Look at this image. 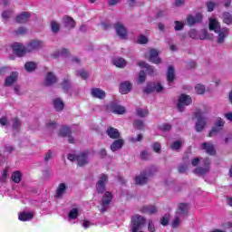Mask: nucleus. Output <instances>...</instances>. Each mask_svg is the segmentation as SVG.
<instances>
[{
    "label": "nucleus",
    "instance_id": "51",
    "mask_svg": "<svg viewBox=\"0 0 232 232\" xmlns=\"http://www.w3.org/2000/svg\"><path fill=\"white\" fill-rule=\"evenodd\" d=\"M77 217H79V210L77 208L71 209L69 212V218L75 219Z\"/></svg>",
    "mask_w": 232,
    "mask_h": 232
},
{
    "label": "nucleus",
    "instance_id": "15",
    "mask_svg": "<svg viewBox=\"0 0 232 232\" xmlns=\"http://www.w3.org/2000/svg\"><path fill=\"white\" fill-rule=\"evenodd\" d=\"M19 77V72H12L9 76H6L5 80V86H13L14 82H17V78Z\"/></svg>",
    "mask_w": 232,
    "mask_h": 232
},
{
    "label": "nucleus",
    "instance_id": "14",
    "mask_svg": "<svg viewBox=\"0 0 232 232\" xmlns=\"http://www.w3.org/2000/svg\"><path fill=\"white\" fill-rule=\"evenodd\" d=\"M149 61H150V63H153L154 64H161L162 63V59H160V57H159V50L150 49Z\"/></svg>",
    "mask_w": 232,
    "mask_h": 232
},
{
    "label": "nucleus",
    "instance_id": "41",
    "mask_svg": "<svg viewBox=\"0 0 232 232\" xmlns=\"http://www.w3.org/2000/svg\"><path fill=\"white\" fill-rule=\"evenodd\" d=\"M195 92L198 94V95H204V93L206 92V86L198 83L195 86Z\"/></svg>",
    "mask_w": 232,
    "mask_h": 232
},
{
    "label": "nucleus",
    "instance_id": "26",
    "mask_svg": "<svg viewBox=\"0 0 232 232\" xmlns=\"http://www.w3.org/2000/svg\"><path fill=\"white\" fill-rule=\"evenodd\" d=\"M57 82V76L54 75L53 72H48L45 77V86H52Z\"/></svg>",
    "mask_w": 232,
    "mask_h": 232
},
{
    "label": "nucleus",
    "instance_id": "49",
    "mask_svg": "<svg viewBox=\"0 0 232 232\" xmlns=\"http://www.w3.org/2000/svg\"><path fill=\"white\" fill-rule=\"evenodd\" d=\"M14 11L12 9L5 10L2 13V17L6 21L12 17Z\"/></svg>",
    "mask_w": 232,
    "mask_h": 232
},
{
    "label": "nucleus",
    "instance_id": "5",
    "mask_svg": "<svg viewBox=\"0 0 232 232\" xmlns=\"http://www.w3.org/2000/svg\"><path fill=\"white\" fill-rule=\"evenodd\" d=\"M193 102L191 96L188 94H181L179 98V102L177 104V109L179 111L182 112L186 110V106H189Z\"/></svg>",
    "mask_w": 232,
    "mask_h": 232
},
{
    "label": "nucleus",
    "instance_id": "40",
    "mask_svg": "<svg viewBox=\"0 0 232 232\" xmlns=\"http://www.w3.org/2000/svg\"><path fill=\"white\" fill-rule=\"evenodd\" d=\"M180 148H182V140L173 141L170 145V149H172L173 151H179Z\"/></svg>",
    "mask_w": 232,
    "mask_h": 232
},
{
    "label": "nucleus",
    "instance_id": "50",
    "mask_svg": "<svg viewBox=\"0 0 232 232\" xmlns=\"http://www.w3.org/2000/svg\"><path fill=\"white\" fill-rule=\"evenodd\" d=\"M169 214H165L160 219L161 226H168L169 224Z\"/></svg>",
    "mask_w": 232,
    "mask_h": 232
},
{
    "label": "nucleus",
    "instance_id": "17",
    "mask_svg": "<svg viewBox=\"0 0 232 232\" xmlns=\"http://www.w3.org/2000/svg\"><path fill=\"white\" fill-rule=\"evenodd\" d=\"M132 88H133V83H131L130 81L122 82L120 84V92L122 95H126L127 93H130V92H131Z\"/></svg>",
    "mask_w": 232,
    "mask_h": 232
},
{
    "label": "nucleus",
    "instance_id": "45",
    "mask_svg": "<svg viewBox=\"0 0 232 232\" xmlns=\"http://www.w3.org/2000/svg\"><path fill=\"white\" fill-rule=\"evenodd\" d=\"M152 86L154 92H156L157 93H160V92L164 90V87L162 86V84H160V82H152Z\"/></svg>",
    "mask_w": 232,
    "mask_h": 232
},
{
    "label": "nucleus",
    "instance_id": "42",
    "mask_svg": "<svg viewBox=\"0 0 232 232\" xmlns=\"http://www.w3.org/2000/svg\"><path fill=\"white\" fill-rule=\"evenodd\" d=\"M133 127L136 130H144V121H142L141 120H135L133 122Z\"/></svg>",
    "mask_w": 232,
    "mask_h": 232
},
{
    "label": "nucleus",
    "instance_id": "64",
    "mask_svg": "<svg viewBox=\"0 0 232 232\" xmlns=\"http://www.w3.org/2000/svg\"><path fill=\"white\" fill-rule=\"evenodd\" d=\"M189 37H191V39H198V34L197 33V30L192 29L189 32Z\"/></svg>",
    "mask_w": 232,
    "mask_h": 232
},
{
    "label": "nucleus",
    "instance_id": "24",
    "mask_svg": "<svg viewBox=\"0 0 232 232\" xmlns=\"http://www.w3.org/2000/svg\"><path fill=\"white\" fill-rule=\"evenodd\" d=\"M208 28L209 30H213L215 34L222 30V28L220 27V23L217 21V19H211V18L209 19Z\"/></svg>",
    "mask_w": 232,
    "mask_h": 232
},
{
    "label": "nucleus",
    "instance_id": "55",
    "mask_svg": "<svg viewBox=\"0 0 232 232\" xmlns=\"http://www.w3.org/2000/svg\"><path fill=\"white\" fill-rule=\"evenodd\" d=\"M206 6L208 8V12H213L215 10V6H217V4L213 1L207 2Z\"/></svg>",
    "mask_w": 232,
    "mask_h": 232
},
{
    "label": "nucleus",
    "instance_id": "57",
    "mask_svg": "<svg viewBox=\"0 0 232 232\" xmlns=\"http://www.w3.org/2000/svg\"><path fill=\"white\" fill-rule=\"evenodd\" d=\"M224 124H226V121H224V120L221 118H218L215 122V126L220 128L221 130L224 128Z\"/></svg>",
    "mask_w": 232,
    "mask_h": 232
},
{
    "label": "nucleus",
    "instance_id": "34",
    "mask_svg": "<svg viewBox=\"0 0 232 232\" xmlns=\"http://www.w3.org/2000/svg\"><path fill=\"white\" fill-rule=\"evenodd\" d=\"M221 19L225 24H232V14L229 12H223L221 15Z\"/></svg>",
    "mask_w": 232,
    "mask_h": 232
},
{
    "label": "nucleus",
    "instance_id": "38",
    "mask_svg": "<svg viewBox=\"0 0 232 232\" xmlns=\"http://www.w3.org/2000/svg\"><path fill=\"white\" fill-rule=\"evenodd\" d=\"M50 27L53 34H59L61 30V24L56 21H51Z\"/></svg>",
    "mask_w": 232,
    "mask_h": 232
},
{
    "label": "nucleus",
    "instance_id": "63",
    "mask_svg": "<svg viewBox=\"0 0 232 232\" xmlns=\"http://www.w3.org/2000/svg\"><path fill=\"white\" fill-rule=\"evenodd\" d=\"M146 72H147L148 75H153V73H155V67L149 64L147 66Z\"/></svg>",
    "mask_w": 232,
    "mask_h": 232
},
{
    "label": "nucleus",
    "instance_id": "9",
    "mask_svg": "<svg viewBox=\"0 0 232 232\" xmlns=\"http://www.w3.org/2000/svg\"><path fill=\"white\" fill-rule=\"evenodd\" d=\"M43 48V42L37 40H32L29 44L25 45V51L27 53H32V52H37Z\"/></svg>",
    "mask_w": 232,
    "mask_h": 232
},
{
    "label": "nucleus",
    "instance_id": "58",
    "mask_svg": "<svg viewBox=\"0 0 232 232\" xmlns=\"http://www.w3.org/2000/svg\"><path fill=\"white\" fill-rule=\"evenodd\" d=\"M180 216L176 215L173 222H172V227H179L180 226Z\"/></svg>",
    "mask_w": 232,
    "mask_h": 232
},
{
    "label": "nucleus",
    "instance_id": "23",
    "mask_svg": "<svg viewBox=\"0 0 232 232\" xmlns=\"http://www.w3.org/2000/svg\"><path fill=\"white\" fill-rule=\"evenodd\" d=\"M53 106L55 111H63L64 110V102L61 98H55L53 100Z\"/></svg>",
    "mask_w": 232,
    "mask_h": 232
},
{
    "label": "nucleus",
    "instance_id": "20",
    "mask_svg": "<svg viewBox=\"0 0 232 232\" xmlns=\"http://www.w3.org/2000/svg\"><path fill=\"white\" fill-rule=\"evenodd\" d=\"M166 77L167 82H169V84L173 83L175 79H177V76L175 75V67H173L172 65L169 66Z\"/></svg>",
    "mask_w": 232,
    "mask_h": 232
},
{
    "label": "nucleus",
    "instance_id": "60",
    "mask_svg": "<svg viewBox=\"0 0 232 232\" xmlns=\"http://www.w3.org/2000/svg\"><path fill=\"white\" fill-rule=\"evenodd\" d=\"M148 231L149 232H155V224H153V220L150 219L149 220V225H148Z\"/></svg>",
    "mask_w": 232,
    "mask_h": 232
},
{
    "label": "nucleus",
    "instance_id": "13",
    "mask_svg": "<svg viewBox=\"0 0 232 232\" xmlns=\"http://www.w3.org/2000/svg\"><path fill=\"white\" fill-rule=\"evenodd\" d=\"M216 34H218L217 38L218 44H224L226 42V37L229 35V28L223 27L221 30H219V32H217Z\"/></svg>",
    "mask_w": 232,
    "mask_h": 232
},
{
    "label": "nucleus",
    "instance_id": "33",
    "mask_svg": "<svg viewBox=\"0 0 232 232\" xmlns=\"http://www.w3.org/2000/svg\"><path fill=\"white\" fill-rule=\"evenodd\" d=\"M107 135H109L111 139H119V137H121L119 130L113 127H111L107 130Z\"/></svg>",
    "mask_w": 232,
    "mask_h": 232
},
{
    "label": "nucleus",
    "instance_id": "28",
    "mask_svg": "<svg viewBox=\"0 0 232 232\" xmlns=\"http://www.w3.org/2000/svg\"><path fill=\"white\" fill-rule=\"evenodd\" d=\"M112 63L114 64V66H116L117 68H126V64H128V63L126 62V60L124 58L121 57H117L114 58L112 60Z\"/></svg>",
    "mask_w": 232,
    "mask_h": 232
},
{
    "label": "nucleus",
    "instance_id": "27",
    "mask_svg": "<svg viewBox=\"0 0 232 232\" xmlns=\"http://www.w3.org/2000/svg\"><path fill=\"white\" fill-rule=\"evenodd\" d=\"M202 150H205L208 155H215V153H217V150H215V146L209 142L202 143Z\"/></svg>",
    "mask_w": 232,
    "mask_h": 232
},
{
    "label": "nucleus",
    "instance_id": "4",
    "mask_svg": "<svg viewBox=\"0 0 232 232\" xmlns=\"http://www.w3.org/2000/svg\"><path fill=\"white\" fill-rule=\"evenodd\" d=\"M111 200H113V195L111 192L107 191L104 193L102 198V206L99 208L101 213H106L108 209H110V205L111 204Z\"/></svg>",
    "mask_w": 232,
    "mask_h": 232
},
{
    "label": "nucleus",
    "instance_id": "53",
    "mask_svg": "<svg viewBox=\"0 0 232 232\" xmlns=\"http://www.w3.org/2000/svg\"><path fill=\"white\" fill-rule=\"evenodd\" d=\"M148 38L146 37V35L144 34H140L139 37H138V43L139 44H148Z\"/></svg>",
    "mask_w": 232,
    "mask_h": 232
},
{
    "label": "nucleus",
    "instance_id": "39",
    "mask_svg": "<svg viewBox=\"0 0 232 232\" xmlns=\"http://www.w3.org/2000/svg\"><path fill=\"white\" fill-rule=\"evenodd\" d=\"M11 179L14 184H19L21 182V179H23V176L21 175V171L16 170L13 172Z\"/></svg>",
    "mask_w": 232,
    "mask_h": 232
},
{
    "label": "nucleus",
    "instance_id": "44",
    "mask_svg": "<svg viewBox=\"0 0 232 232\" xmlns=\"http://www.w3.org/2000/svg\"><path fill=\"white\" fill-rule=\"evenodd\" d=\"M153 82L148 83L147 86L143 89V93H146L147 95H150V93H153Z\"/></svg>",
    "mask_w": 232,
    "mask_h": 232
},
{
    "label": "nucleus",
    "instance_id": "12",
    "mask_svg": "<svg viewBox=\"0 0 232 232\" xmlns=\"http://www.w3.org/2000/svg\"><path fill=\"white\" fill-rule=\"evenodd\" d=\"M189 203H179L176 215H179L180 217H188V215H189Z\"/></svg>",
    "mask_w": 232,
    "mask_h": 232
},
{
    "label": "nucleus",
    "instance_id": "16",
    "mask_svg": "<svg viewBox=\"0 0 232 232\" xmlns=\"http://www.w3.org/2000/svg\"><path fill=\"white\" fill-rule=\"evenodd\" d=\"M201 22H202V14L200 13L196 14L195 16L189 14L187 17V24H188V26H193V24H197Z\"/></svg>",
    "mask_w": 232,
    "mask_h": 232
},
{
    "label": "nucleus",
    "instance_id": "2",
    "mask_svg": "<svg viewBox=\"0 0 232 232\" xmlns=\"http://www.w3.org/2000/svg\"><path fill=\"white\" fill-rule=\"evenodd\" d=\"M144 226H146V218L139 214L131 217V232H139L140 229H142V227H144Z\"/></svg>",
    "mask_w": 232,
    "mask_h": 232
},
{
    "label": "nucleus",
    "instance_id": "59",
    "mask_svg": "<svg viewBox=\"0 0 232 232\" xmlns=\"http://www.w3.org/2000/svg\"><path fill=\"white\" fill-rule=\"evenodd\" d=\"M53 157V152L52 150H48L45 153V156L44 158V162H48V160H51V159Z\"/></svg>",
    "mask_w": 232,
    "mask_h": 232
},
{
    "label": "nucleus",
    "instance_id": "8",
    "mask_svg": "<svg viewBox=\"0 0 232 232\" xmlns=\"http://www.w3.org/2000/svg\"><path fill=\"white\" fill-rule=\"evenodd\" d=\"M12 50H13V53H14L16 57H24V55H26V53H28L26 51V46H24L19 43H14L12 45Z\"/></svg>",
    "mask_w": 232,
    "mask_h": 232
},
{
    "label": "nucleus",
    "instance_id": "43",
    "mask_svg": "<svg viewBox=\"0 0 232 232\" xmlns=\"http://www.w3.org/2000/svg\"><path fill=\"white\" fill-rule=\"evenodd\" d=\"M221 130L220 127L214 126L209 131L208 137H217Z\"/></svg>",
    "mask_w": 232,
    "mask_h": 232
},
{
    "label": "nucleus",
    "instance_id": "46",
    "mask_svg": "<svg viewBox=\"0 0 232 232\" xmlns=\"http://www.w3.org/2000/svg\"><path fill=\"white\" fill-rule=\"evenodd\" d=\"M46 130H48L49 131H53V130H55L57 128V122L55 121H48L45 124Z\"/></svg>",
    "mask_w": 232,
    "mask_h": 232
},
{
    "label": "nucleus",
    "instance_id": "6",
    "mask_svg": "<svg viewBox=\"0 0 232 232\" xmlns=\"http://www.w3.org/2000/svg\"><path fill=\"white\" fill-rule=\"evenodd\" d=\"M108 183V175L101 174L99 176V180L96 183V191L99 194L104 193L106 191V184Z\"/></svg>",
    "mask_w": 232,
    "mask_h": 232
},
{
    "label": "nucleus",
    "instance_id": "22",
    "mask_svg": "<svg viewBox=\"0 0 232 232\" xmlns=\"http://www.w3.org/2000/svg\"><path fill=\"white\" fill-rule=\"evenodd\" d=\"M158 211L159 209H157V207L153 205L143 206L140 208V213H145L146 215H155Z\"/></svg>",
    "mask_w": 232,
    "mask_h": 232
},
{
    "label": "nucleus",
    "instance_id": "61",
    "mask_svg": "<svg viewBox=\"0 0 232 232\" xmlns=\"http://www.w3.org/2000/svg\"><path fill=\"white\" fill-rule=\"evenodd\" d=\"M160 130H161L162 131H169V130H171V124L165 123L160 127Z\"/></svg>",
    "mask_w": 232,
    "mask_h": 232
},
{
    "label": "nucleus",
    "instance_id": "36",
    "mask_svg": "<svg viewBox=\"0 0 232 232\" xmlns=\"http://www.w3.org/2000/svg\"><path fill=\"white\" fill-rule=\"evenodd\" d=\"M198 39H200L201 41H204L206 39H213V34L209 35L208 34V30L202 29L199 34H198Z\"/></svg>",
    "mask_w": 232,
    "mask_h": 232
},
{
    "label": "nucleus",
    "instance_id": "10",
    "mask_svg": "<svg viewBox=\"0 0 232 232\" xmlns=\"http://www.w3.org/2000/svg\"><path fill=\"white\" fill-rule=\"evenodd\" d=\"M88 155H90V152L88 151H83L77 155L76 162L80 168L86 166L90 162Z\"/></svg>",
    "mask_w": 232,
    "mask_h": 232
},
{
    "label": "nucleus",
    "instance_id": "56",
    "mask_svg": "<svg viewBox=\"0 0 232 232\" xmlns=\"http://www.w3.org/2000/svg\"><path fill=\"white\" fill-rule=\"evenodd\" d=\"M175 24L176 25L174 27V30H176V32H180V30H184V23L176 21Z\"/></svg>",
    "mask_w": 232,
    "mask_h": 232
},
{
    "label": "nucleus",
    "instance_id": "3",
    "mask_svg": "<svg viewBox=\"0 0 232 232\" xmlns=\"http://www.w3.org/2000/svg\"><path fill=\"white\" fill-rule=\"evenodd\" d=\"M157 167H150L147 171L141 172L139 176L135 178V184L140 186H143V184H148V177H151V175H155L157 173Z\"/></svg>",
    "mask_w": 232,
    "mask_h": 232
},
{
    "label": "nucleus",
    "instance_id": "31",
    "mask_svg": "<svg viewBox=\"0 0 232 232\" xmlns=\"http://www.w3.org/2000/svg\"><path fill=\"white\" fill-rule=\"evenodd\" d=\"M60 84L62 86V90L65 93H68V92H70V90H72V82L68 78L63 79V81Z\"/></svg>",
    "mask_w": 232,
    "mask_h": 232
},
{
    "label": "nucleus",
    "instance_id": "37",
    "mask_svg": "<svg viewBox=\"0 0 232 232\" xmlns=\"http://www.w3.org/2000/svg\"><path fill=\"white\" fill-rule=\"evenodd\" d=\"M18 218H19V220H22L23 222H26V220H32V218H34V214L30 213V212L20 213Z\"/></svg>",
    "mask_w": 232,
    "mask_h": 232
},
{
    "label": "nucleus",
    "instance_id": "29",
    "mask_svg": "<svg viewBox=\"0 0 232 232\" xmlns=\"http://www.w3.org/2000/svg\"><path fill=\"white\" fill-rule=\"evenodd\" d=\"M70 135H72V128L66 125L63 126L58 132V137H70Z\"/></svg>",
    "mask_w": 232,
    "mask_h": 232
},
{
    "label": "nucleus",
    "instance_id": "21",
    "mask_svg": "<svg viewBox=\"0 0 232 232\" xmlns=\"http://www.w3.org/2000/svg\"><path fill=\"white\" fill-rule=\"evenodd\" d=\"M68 189V186L66 183H60L58 188H56V197L57 198H63L64 195H66V191Z\"/></svg>",
    "mask_w": 232,
    "mask_h": 232
},
{
    "label": "nucleus",
    "instance_id": "7",
    "mask_svg": "<svg viewBox=\"0 0 232 232\" xmlns=\"http://www.w3.org/2000/svg\"><path fill=\"white\" fill-rule=\"evenodd\" d=\"M109 110L116 115H124L126 113V107L119 104L117 102H112L109 105Z\"/></svg>",
    "mask_w": 232,
    "mask_h": 232
},
{
    "label": "nucleus",
    "instance_id": "47",
    "mask_svg": "<svg viewBox=\"0 0 232 232\" xmlns=\"http://www.w3.org/2000/svg\"><path fill=\"white\" fill-rule=\"evenodd\" d=\"M136 113H137L138 117L144 118V117L148 116V113H150V111L146 109L143 110L141 108H139V109H137Z\"/></svg>",
    "mask_w": 232,
    "mask_h": 232
},
{
    "label": "nucleus",
    "instance_id": "35",
    "mask_svg": "<svg viewBox=\"0 0 232 232\" xmlns=\"http://www.w3.org/2000/svg\"><path fill=\"white\" fill-rule=\"evenodd\" d=\"M25 71L28 72V73H32V72H35L37 68V63L34 62H27L24 64Z\"/></svg>",
    "mask_w": 232,
    "mask_h": 232
},
{
    "label": "nucleus",
    "instance_id": "30",
    "mask_svg": "<svg viewBox=\"0 0 232 232\" xmlns=\"http://www.w3.org/2000/svg\"><path fill=\"white\" fill-rule=\"evenodd\" d=\"M122 146H124V140H116L111 145V151H119V150L122 149Z\"/></svg>",
    "mask_w": 232,
    "mask_h": 232
},
{
    "label": "nucleus",
    "instance_id": "11",
    "mask_svg": "<svg viewBox=\"0 0 232 232\" xmlns=\"http://www.w3.org/2000/svg\"><path fill=\"white\" fill-rule=\"evenodd\" d=\"M114 28L120 39H126V37L128 36V30L126 29V27H124V24H122L121 22H117L114 24Z\"/></svg>",
    "mask_w": 232,
    "mask_h": 232
},
{
    "label": "nucleus",
    "instance_id": "32",
    "mask_svg": "<svg viewBox=\"0 0 232 232\" xmlns=\"http://www.w3.org/2000/svg\"><path fill=\"white\" fill-rule=\"evenodd\" d=\"M209 173V168L206 167H198L194 169V174L198 177H203V175H208Z\"/></svg>",
    "mask_w": 232,
    "mask_h": 232
},
{
    "label": "nucleus",
    "instance_id": "1",
    "mask_svg": "<svg viewBox=\"0 0 232 232\" xmlns=\"http://www.w3.org/2000/svg\"><path fill=\"white\" fill-rule=\"evenodd\" d=\"M193 115L197 119L195 130L197 133H202L206 130V126H208V117H206L205 112L200 109H196Z\"/></svg>",
    "mask_w": 232,
    "mask_h": 232
},
{
    "label": "nucleus",
    "instance_id": "54",
    "mask_svg": "<svg viewBox=\"0 0 232 232\" xmlns=\"http://www.w3.org/2000/svg\"><path fill=\"white\" fill-rule=\"evenodd\" d=\"M76 75H78V77H82L83 81H86V79H88V72H86V71L84 70L77 71Z\"/></svg>",
    "mask_w": 232,
    "mask_h": 232
},
{
    "label": "nucleus",
    "instance_id": "18",
    "mask_svg": "<svg viewBox=\"0 0 232 232\" xmlns=\"http://www.w3.org/2000/svg\"><path fill=\"white\" fill-rule=\"evenodd\" d=\"M31 14L29 12H22L16 16V23L19 24H24L30 21Z\"/></svg>",
    "mask_w": 232,
    "mask_h": 232
},
{
    "label": "nucleus",
    "instance_id": "52",
    "mask_svg": "<svg viewBox=\"0 0 232 232\" xmlns=\"http://www.w3.org/2000/svg\"><path fill=\"white\" fill-rule=\"evenodd\" d=\"M19 128H21V121L19 119L14 118L13 120V130H16V131H19Z\"/></svg>",
    "mask_w": 232,
    "mask_h": 232
},
{
    "label": "nucleus",
    "instance_id": "25",
    "mask_svg": "<svg viewBox=\"0 0 232 232\" xmlns=\"http://www.w3.org/2000/svg\"><path fill=\"white\" fill-rule=\"evenodd\" d=\"M63 26L68 28V30H72L75 28V20L71 16H64L63 17Z\"/></svg>",
    "mask_w": 232,
    "mask_h": 232
},
{
    "label": "nucleus",
    "instance_id": "19",
    "mask_svg": "<svg viewBox=\"0 0 232 232\" xmlns=\"http://www.w3.org/2000/svg\"><path fill=\"white\" fill-rule=\"evenodd\" d=\"M91 94L94 99H100L101 101L106 98V92L102 91L101 88H92Z\"/></svg>",
    "mask_w": 232,
    "mask_h": 232
},
{
    "label": "nucleus",
    "instance_id": "48",
    "mask_svg": "<svg viewBox=\"0 0 232 232\" xmlns=\"http://www.w3.org/2000/svg\"><path fill=\"white\" fill-rule=\"evenodd\" d=\"M142 82H146V72L144 71H140L138 77V84H142Z\"/></svg>",
    "mask_w": 232,
    "mask_h": 232
},
{
    "label": "nucleus",
    "instance_id": "62",
    "mask_svg": "<svg viewBox=\"0 0 232 232\" xmlns=\"http://www.w3.org/2000/svg\"><path fill=\"white\" fill-rule=\"evenodd\" d=\"M179 173H186L188 171V165H179L178 167Z\"/></svg>",
    "mask_w": 232,
    "mask_h": 232
}]
</instances>
